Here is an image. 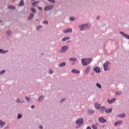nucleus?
<instances>
[{"label":"nucleus","instance_id":"nucleus-1","mask_svg":"<svg viewBox=\"0 0 129 129\" xmlns=\"http://www.w3.org/2000/svg\"><path fill=\"white\" fill-rule=\"evenodd\" d=\"M92 61V58H82L81 60L82 65L84 66H87L88 64H90Z\"/></svg>","mask_w":129,"mask_h":129},{"label":"nucleus","instance_id":"nucleus-2","mask_svg":"<svg viewBox=\"0 0 129 129\" xmlns=\"http://www.w3.org/2000/svg\"><path fill=\"white\" fill-rule=\"evenodd\" d=\"M79 27L80 29V31H84L85 28L88 30V29H90V26H89V25L88 24H84L83 25L79 26Z\"/></svg>","mask_w":129,"mask_h":129},{"label":"nucleus","instance_id":"nucleus-3","mask_svg":"<svg viewBox=\"0 0 129 129\" xmlns=\"http://www.w3.org/2000/svg\"><path fill=\"white\" fill-rule=\"evenodd\" d=\"M69 49V46H63L61 47L60 53H65Z\"/></svg>","mask_w":129,"mask_h":129},{"label":"nucleus","instance_id":"nucleus-4","mask_svg":"<svg viewBox=\"0 0 129 129\" xmlns=\"http://www.w3.org/2000/svg\"><path fill=\"white\" fill-rule=\"evenodd\" d=\"M110 62L107 61H106L103 65V68L105 71H107V69L108 68V65H110Z\"/></svg>","mask_w":129,"mask_h":129},{"label":"nucleus","instance_id":"nucleus-5","mask_svg":"<svg viewBox=\"0 0 129 129\" xmlns=\"http://www.w3.org/2000/svg\"><path fill=\"white\" fill-rule=\"evenodd\" d=\"M83 118H79V119H78L76 123V124H78V125H80L81 124H83Z\"/></svg>","mask_w":129,"mask_h":129},{"label":"nucleus","instance_id":"nucleus-6","mask_svg":"<svg viewBox=\"0 0 129 129\" xmlns=\"http://www.w3.org/2000/svg\"><path fill=\"white\" fill-rule=\"evenodd\" d=\"M93 71H95V72H96V73H100L101 72L100 69L98 68V67H96L94 68Z\"/></svg>","mask_w":129,"mask_h":129},{"label":"nucleus","instance_id":"nucleus-7","mask_svg":"<svg viewBox=\"0 0 129 129\" xmlns=\"http://www.w3.org/2000/svg\"><path fill=\"white\" fill-rule=\"evenodd\" d=\"M94 104L96 109H99L101 107V106L100 105V104H98V103L97 102H95Z\"/></svg>","mask_w":129,"mask_h":129},{"label":"nucleus","instance_id":"nucleus-8","mask_svg":"<svg viewBox=\"0 0 129 129\" xmlns=\"http://www.w3.org/2000/svg\"><path fill=\"white\" fill-rule=\"evenodd\" d=\"M99 121L100 122H101L102 123H104L105 122H106L107 121L106 119H104L103 117H100L99 118Z\"/></svg>","mask_w":129,"mask_h":129},{"label":"nucleus","instance_id":"nucleus-9","mask_svg":"<svg viewBox=\"0 0 129 129\" xmlns=\"http://www.w3.org/2000/svg\"><path fill=\"white\" fill-rule=\"evenodd\" d=\"M52 9H53V6H49L44 8V11H50V10H52Z\"/></svg>","mask_w":129,"mask_h":129},{"label":"nucleus","instance_id":"nucleus-10","mask_svg":"<svg viewBox=\"0 0 129 129\" xmlns=\"http://www.w3.org/2000/svg\"><path fill=\"white\" fill-rule=\"evenodd\" d=\"M63 33H72V29H66L63 30Z\"/></svg>","mask_w":129,"mask_h":129},{"label":"nucleus","instance_id":"nucleus-11","mask_svg":"<svg viewBox=\"0 0 129 129\" xmlns=\"http://www.w3.org/2000/svg\"><path fill=\"white\" fill-rule=\"evenodd\" d=\"M115 100H116V99L115 98H113L111 100H109V99H107V102L109 104H111V103H113V102H114V101H115Z\"/></svg>","mask_w":129,"mask_h":129},{"label":"nucleus","instance_id":"nucleus-12","mask_svg":"<svg viewBox=\"0 0 129 129\" xmlns=\"http://www.w3.org/2000/svg\"><path fill=\"white\" fill-rule=\"evenodd\" d=\"M106 108H105V107L104 106H102L100 107V108L99 109V111H101V112H102V113H104V111H105V109Z\"/></svg>","mask_w":129,"mask_h":129},{"label":"nucleus","instance_id":"nucleus-13","mask_svg":"<svg viewBox=\"0 0 129 129\" xmlns=\"http://www.w3.org/2000/svg\"><path fill=\"white\" fill-rule=\"evenodd\" d=\"M89 72H90V67H87L85 71V73L87 74V73H89Z\"/></svg>","mask_w":129,"mask_h":129},{"label":"nucleus","instance_id":"nucleus-14","mask_svg":"<svg viewBox=\"0 0 129 129\" xmlns=\"http://www.w3.org/2000/svg\"><path fill=\"white\" fill-rule=\"evenodd\" d=\"M120 33H121V35L124 36L126 38V39H129V35L123 33L122 32H120Z\"/></svg>","mask_w":129,"mask_h":129},{"label":"nucleus","instance_id":"nucleus-15","mask_svg":"<svg viewBox=\"0 0 129 129\" xmlns=\"http://www.w3.org/2000/svg\"><path fill=\"white\" fill-rule=\"evenodd\" d=\"M72 72L73 73H76L77 74H79V73H80V71L79 70L75 69H73V70H72Z\"/></svg>","mask_w":129,"mask_h":129},{"label":"nucleus","instance_id":"nucleus-16","mask_svg":"<svg viewBox=\"0 0 129 129\" xmlns=\"http://www.w3.org/2000/svg\"><path fill=\"white\" fill-rule=\"evenodd\" d=\"M111 111H112V108H108V109H106L105 112L106 113H109L110 112H111Z\"/></svg>","mask_w":129,"mask_h":129},{"label":"nucleus","instance_id":"nucleus-17","mask_svg":"<svg viewBox=\"0 0 129 129\" xmlns=\"http://www.w3.org/2000/svg\"><path fill=\"white\" fill-rule=\"evenodd\" d=\"M121 123H122V120H119V121L115 122L114 123V125L115 126H116V125H118V124H121Z\"/></svg>","mask_w":129,"mask_h":129},{"label":"nucleus","instance_id":"nucleus-18","mask_svg":"<svg viewBox=\"0 0 129 129\" xmlns=\"http://www.w3.org/2000/svg\"><path fill=\"white\" fill-rule=\"evenodd\" d=\"M70 37L69 36H67V37H63L62 39V41L63 42H65V41H67V40H70Z\"/></svg>","mask_w":129,"mask_h":129},{"label":"nucleus","instance_id":"nucleus-19","mask_svg":"<svg viewBox=\"0 0 129 129\" xmlns=\"http://www.w3.org/2000/svg\"><path fill=\"white\" fill-rule=\"evenodd\" d=\"M33 18H34V14L31 13L29 17L28 18V20H29L30 21H31V20H32Z\"/></svg>","mask_w":129,"mask_h":129},{"label":"nucleus","instance_id":"nucleus-20","mask_svg":"<svg viewBox=\"0 0 129 129\" xmlns=\"http://www.w3.org/2000/svg\"><path fill=\"white\" fill-rule=\"evenodd\" d=\"M44 98H45V97H44V96H41L38 99V101H42V100H44Z\"/></svg>","mask_w":129,"mask_h":129},{"label":"nucleus","instance_id":"nucleus-21","mask_svg":"<svg viewBox=\"0 0 129 129\" xmlns=\"http://www.w3.org/2000/svg\"><path fill=\"white\" fill-rule=\"evenodd\" d=\"M8 8L11 9V10H16V7L11 5L8 6Z\"/></svg>","mask_w":129,"mask_h":129},{"label":"nucleus","instance_id":"nucleus-22","mask_svg":"<svg viewBox=\"0 0 129 129\" xmlns=\"http://www.w3.org/2000/svg\"><path fill=\"white\" fill-rule=\"evenodd\" d=\"M8 51H4L3 49H0V53H2V54H4V53H8Z\"/></svg>","mask_w":129,"mask_h":129},{"label":"nucleus","instance_id":"nucleus-23","mask_svg":"<svg viewBox=\"0 0 129 129\" xmlns=\"http://www.w3.org/2000/svg\"><path fill=\"white\" fill-rule=\"evenodd\" d=\"M5 123H6L4 121L0 120V124L1 125V127H3V126H4V125H5Z\"/></svg>","mask_w":129,"mask_h":129},{"label":"nucleus","instance_id":"nucleus-24","mask_svg":"<svg viewBox=\"0 0 129 129\" xmlns=\"http://www.w3.org/2000/svg\"><path fill=\"white\" fill-rule=\"evenodd\" d=\"M66 65V62H63L59 64V67H63V66H65Z\"/></svg>","mask_w":129,"mask_h":129},{"label":"nucleus","instance_id":"nucleus-25","mask_svg":"<svg viewBox=\"0 0 129 129\" xmlns=\"http://www.w3.org/2000/svg\"><path fill=\"white\" fill-rule=\"evenodd\" d=\"M119 117H125V113H121L118 116Z\"/></svg>","mask_w":129,"mask_h":129},{"label":"nucleus","instance_id":"nucleus-26","mask_svg":"<svg viewBox=\"0 0 129 129\" xmlns=\"http://www.w3.org/2000/svg\"><path fill=\"white\" fill-rule=\"evenodd\" d=\"M69 60L70 61H77V58L73 57V58H70Z\"/></svg>","mask_w":129,"mask_h":129},{"label":"nucleus","instance_id":"nucleus-27","mask_svg":"<svg viewBox=\"0 0 129 129\" xmlns=\"http://www.w3.org/2000/svg\"><path fill=\"white\" fill-rule=\"evenodd\" d=\"M88 112L89 113H94V110H92V109H90L88 110Z\"/></svg>","mask_w":129,"mask_h":129},{"label":"nucleus","instance_id":"nucleus-28","mask_svg":"<svg viewBox=\"0 0 129 129\" xmlns=\"http://www.w3.org/2000/svg\"><path fill=\"white\" fill-rule=\"evenodd\" d=\"M22 6H24V1L23 0H22L19 4V7H22Z\"/></svg>","mask_w":129,"mask_h":129},{"label":"nucleus","instance_id":"nucleus-29","mask_svg":"<svg viewBox=\"0 0 129 129\" xmlns=\"http://www.w3.org/2000/svg\"><path fill=\"white\" fill-rule=\"evenodd\" d=\"M91 126L93 129H97V126L94 124L92 125Z\"/></svg>","mask_w":129,"mask_h":129},{"label":"nucleus","instance_id":"nucleus-30","mask_svg":"<svg viewBox=\"0 0 129 129\" xmlns=\"http://www.w3.org/2000/svg\"><path fill=\"white\" fill-rule=\"evenodd\" d=\"M31 11L32 12V13H36L37 12V11H36V9L34 8H31Z\"/></svg>","mask_w":129,"mask_h":129},{"label":"nucleus","instance_id":"nucleus-31","mask_svg":"<svg viewBox=\"0 0 129 129\" xmlns=\"http://www.w3.org/2000/svg\"><path fill=\"white\" fill-rule=\"evenodd\" d=\"M96 86L98 87V88H101V85L99 83L96 84Z\"/></svg>","mask_w":129,"mask_h":129},{"label":"nucleus","instance_id":"nucleus-32","mask_svg":"<svg viewBox=\"0 0 129 129\" xmlns=\"http://www.w3.org/2000/svg\"><path fill=\"white\" fill-rule=\"evenodd\" d=\"M42 24H46V25H48L49 24V22L48 21H44L42 22Z\"/></svg>","mask_w":129,"mask_h":129},{"label":"nucleus","instance_id":"nucleus-33","mask_svg":"<svg viewBox=\"0 0 129 129\" xmlns=\"http://www.w3.org/2000/svg\"><path fill=\"white\" fill-rule=\"evenodd\" d=\"M38 3H39L38 1H36L35 2H33L32 4V6H35V5H36V4H38Z\"/></svg>","mask_w":129,"mask_h":129},{"label":"nucleus","instance_id":"nucleus-34","mask_svg":"<svg viewBox=\"0 0 129 129\" xmlns=\"http://www.w3.org/2000/svg\"><path fill=\"white\" fill-rule=\"evenodd\" d=\"M22 116L21 114H18L17 118H21L22 117Z\"/></svg>","mask_w":129,"mask_h":129},{"label":"nucleus","instance_id":"nucleus-35","mask_svg":"<svg viewBox=\"0 0 129 129\" xmlns=\"http://www.w3.org/2000/svg\"><path fill=\"white\" fill-rule=\"evenodd\" d=\"M7 33V35H8V36H10L11 34H12L11 31H8Z\"/></svg>","mask_w":129,"mask_h":129},{"label":"nucleus","instance_id":"nucleus-36","mask_svg":"<svg viewBox=\"0 0 129 129\" xmlns=\"http://www.w3.org/2000/svg\"><path fill=\"white\" fill-rule=\"evenodd\" d=\"M115 94H116V95H119V94H121V92H116Z\"/></svg>","mask_w":129,"mask_h":129},{"label":"nucleus","instance_id":"nucleus-37","mask_svg":"<svg viewBox=\"0 0 129 129\" xmlns=\"http://www.w3.org/2000/svg\"><path fill=\"white\" fill-rule=\"evenodd\" d=\"M48 2H50V3H52V4H55V1L54 0H48Z\"/></svg>","mask_w":129,"mask_h":129},{"label":"nucleus","instance_id":"nucleus-38","mask_svg":"<svg viewBox=\"0 0 129 129\" xmlns=\"http://www.w3.org/2000/svg\"><path fill=\"white\" fill-rule=\"evenodd\" d=\"M70 21H74V20H75V18L70 17Z\"/></svg>","mask_w":129,"mask_h":129},{"label":"nucleus","instance_id":"nucleus-39","mask_svg":"<svg viewBox=\"0 0 129 129\" xmlns=\"http://www.w3.org/2000/svg\"><path fill=\"white\" fill-rule=\"evenodd\" d=\"M38 9L39 11H42L43 10V8H42V7H38Z\"/></svg>","mask_w":129,"mask_h":129},{"label":"nucleus","instance_id":"nucleus-40","mask_svg":"<svg viewBox=\"0 0 129 129\" xmlns=\"http://www.w3.org/2000/svg\"><path fill=\"white\" fill-rule=\"evenodd\" d=\"M41 28H43V27H42V26H39V27H37V30L38 31H39V30H40V29H41Z\"/></svg>","mask_w":129,"mask_h":129},{"label":"nucleus","instance_id":"nucleus-41","mask_svg":"<svg viewBox=\"0 0 129 129\" xmlns=\"http://www.w3.org/2000/svg\"><path fill=\"white\" fill-rule=\"evenodd\" d=\"M5 72H6V71L3 70L0 72V74H4V73H5Z\"/></svg>","mask_w":129,"mask_h":129},{"label":"nucleus","instance_id":"nucleus-42","mask_svg":"<svg viewBox=\"0 0 129 129\" xmlns=\"http://www.w3.org/2000/svg\"><path fill=\"white\" fill-rule=\"evenodd\" d=\"M17 102H18V103H20V102H21V101H20V98H18L16 100Z\"/></svg>","mask_w":129,"mask_h":129},{"label":"nucleus","instance_id":"nucleus-43","mask_svg":"<svg viewBox=\"0 0 129 129\" xmlns=\"http://www.w3.org/2000/svg\"><path fill=\"white\" fill-rule=\"evenodd\" d=\"M25 100H26L27 101H29V100H30V99H29V97H25Z\"/></svg>","mask_w":129,"mask_h":129},{"label":"nucleus","instance_id":"nucleus-44","mask_svg":"<svg viewBox=\"0 0 129 129\" xmlns=\"http://www.w3.org/2000/svg\"><path fill=\"white\" fill-rule=\"evenodd\" d=\"M53 74V71H49V74Z\"/></svg>","mask_w":129,"mask_h":129},{"label":"nucleus","instance_id":"nucleus-45","mask_svg":"<svg viewBox=\"0 0 129 129\" xmlns=\"http://www.w3.org/2000/svg\"><path fill=\"white\" fill-rule=\"evenodd\" d=\"M39 128L42 129V128H43V126H42V125H39Z\"/></svg>","mask_w":129,"mask_h":129},{"label":"nucleus","instance_id":"nucleus-46","mask_svg":"<svg viewBox=\"0 0 129 129\" xmlns=\"http://www.w3.org/2000/svg\"><path fill=\"white\" fill-rule=\"evenodd\" d=\"M99 19H100V16H97V20H99Z\"/></svg>","mask_w":129,"mask_h":129},{"label":"nucleus","instance_id":"nucleus-47","mask_svg":"<svg viewBox=\"0 0 129 129\" xmlns=\"http://www.w3.org/2000/svg\"><path fill=\"white\" fill-rule=\"evenodd\" d=\"M31 108L33 109V108H35V106L34 105H32L31 106Z\"/></svg>","mask_w":129,"mask_h":129},{"label":"nucleus","instance_id":"nucleus-48","mask_svg":"<svg viewBox=\"0 0 129 129\" xmlns=\"http://www.w3.org/2000/svg\"><path fill=\"white\" fill-rule=\"evenodd\" d=\"M64 100H65V99H62L61 100V102L64 101Z\"/></svg>","mask_w":129,"mask_h":129},{"label":"nucleus","instance_id":"nucleus-49","mask_svg":"<svg viewBox=\"0 0 129 129\" xmlns=\"http://www.w3.org/2000/svg\"><path fill=\"white\" fill-rule=\"evenodd\" d=\"M70 41L69 40L68 41H67V43H70Z\"/></svg>","mask_w":129,"mask_h":129}]
</instances>
